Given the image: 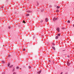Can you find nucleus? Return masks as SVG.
I'll return each mask as SVG.
<instances>
[{"label":"nucleus","instance_id":"obj_23","mask_svg":"<svg viewBox=\"0 0 74 74\" xmlns=\"http://www.w3.org/2000/svg\"><path fill=\"white\" fill-rule=\"evenodd\" d=\"M49 62H51V60H49Z\"/></svg>","mask_w":74,"mask_h":74},{"label":"nucleus","instance_id":"obj_22","mask_svg":"<svg viewBox=\"0 0 74 74\" xmlns=\"http://www.w3.org/2000/svg\"><path fill=\"white\" fill-rule=\"evenodd\" d=\"M8 28L9 29H10V28H11V27H9Z\"/></svg>","mask_w":74,"mask_h":74},{"label":"nucleus","instance_id":"obj_25","mask_svg":"<svg viewBox=\"0 0 74 74\" xmlns=\"http://www.w3.org/2000/svg\"><path fill=\"white\" fill-rule=\"evenodd\" d=\"M67 57H68V58H69V56H67Z\"/></svg>","mask_w":74,"mask_h":74},{"label":"nucleus","instance_id":"obj_2","mask_svg":"<svg viewBox=\"0 0 74 74\" xmlns=\"http://www.w3.org/2000/svg\"><path fill=\"white\" fill-rule=\"evenodd\" d=\"M57 19H58V18H53V21H55V20H57Z\"/></svg>","mask_w":74,"mask_h":74},{"label":"nucleus","instance_id":"obj_16","mask_svg":"<svg viewBox=\"0 0 74 74\" xmlns=\"http://www.w3.org/2000/svg\"><path fill=\"white\" fill-rule=\"evenodd\" d=\"M23 51H25V49H23Z\"/></svg>","mask_w":74,"mask_h":74},{"label":"nucleus","instance_id":"obj_12","mask_svg":"<svg viewBox=\"0 0 74 74\" xmlns=\"http://www.w3.org/2000/svg\"><path fill=\"white\" fill-rule=\"evenodd\" d=\"M68 23H70V20H69L68 22H67Z\"/></svg>","mask_w":74,"mask_h":74},{"label":"nucleus","instance_id":"obj_9","mask_svg":"<svg viewBox=\"0 0 74 74\" xmlns=\"http://www.w3.org/2000/svg\"><path fill=\"white\" fill-rule=\"evenodd\" d=\"M12 67H13V65H12V66H10V68H12Z\"/></svg>","mask_w":74,"mask_h":74},{"label":"nucleus","instance_id":"obj_27","mask_svg":"<svg viewBox=\"0 0 74 74\" xmlns=\"http://www.w3.org/2000/svg\"><path fill=\"white\" fill-rule=\"evenodd\" d=\"M73 27H74V24H73Z\"/></svg>","mask_w":74,"mask_h":74},{"label":"nucleus","instance_id":"obj_11","mask_svg":"<svg viewBox=\"0 0 74 74\" xmlns=\"http://www.w3.org/2000/svg\"><path fill=\"white\" fill-rule=\"evenodd\" d=\"M19 67H18V66H17L16 67V69H19Z\"/></svg>","mask_w":74,"mask_h":74},{"label":"nucleus","instance_id":"obj_13","mask_svg":"<svg viewBox=\"0 0 74 74\" xmlns=\"http://www.w3.org/2000/svg\"><path fill=\"white\" fill-rule=\"evenodd\" d=\"M23 23H25L26 22H25V21L24 20L23 22Z\"/></svg>","mask_w":74,"mask_h":74},{"label":"nucleus","instance_id":"obj_17","mask_svg":"<svg viewBox=\"0 0 74 74\" xmlns=\"http://www.w3.org/2000/svg\"><path fill=\"white\" fill-rule=\"evenodd\" d=\"M4 8V7L3 6L1 7V8Z\"/></svg>","mask_w":74,"mask_h":74},{"label":"nucleus","instance_id":"obj_20","mask_svg":"<svg viewBox=\"0 0 74 74\" xmlns=\"http://www.w3.org/2000/svg\"><path fill=\"white\" fill-rule=\"evenodd\" d=\"M29 69H31V67H30V66H29Z\"/></svg>","mask_w":74,"mask_h":74},{"label":"nucleus","instance_id":"obj_24","mask_svg":"<svg viewBox=\"0 0 74 74\" xmlns=\"http://www.w3.org/2000/svg\"><path fill=\"white\" fill-rule=\"evenodd\" d=\"M13 74H16V73H13Z\"/></svg>","mask_w":74,"mask_h":74},{"label":"nucleus","instance_id":"obj_21","mask_svg":"<svg viewBox=\"0 0 74 74\" xmlns=\"http://www.w3.org/2000/svg\"><path fill=\"white\" fill-rule=\"evenodd\" d=\"M42 21H43L42 20H41V21H40V22H41V23L42 22Z\"/></svg>","mask_w":74,"mask_h":74},{"label":"nucleus","instance_id":"obj_5","mask_svg":"<svg viewBox=\"0 0 74 74\" xmlns=\"http://www.w3.org/2000/svg\"><path fill=\"white\" fill-rule=\"evenodd\" d=\"M67 64L68 66H70V63H69V62H67Z\"/></svg>","mask_w":74,"mask_h":74},{"label":"nucleus","instance_id":"obj_14","mask_svg":"<svg viewBox=\"0 0 74 74\" xmlns=\"http://www.w3.org/2000/svg\"><path fill=\"white\" fill-rule=\"evenodd\" d=\"M59 12V10H57L56 11V12Z\"/></svg>","mask_w":74,"mask_h":74},{"label":"nucleus","instance_id":"obj_18","mask_svg":"<svg viewBox=\"0 0 74 74\" xmlns=\"http://www.w3.org/2000/svg\"><path fill=\"white\" fill-rule=\"evenodd\" d=\"M27 16H29V14H27Z\"/></svg>","mask_w":74,"mask_h":74},{"label":"nucleus","instance_id":"obj_28","mask_svg":"<svg viewBox=\"0 0 74 74\" xmlns=\"http://www.w3.org/2000/svg\"><path fill=\"white\" fill-rule=\"evenodd\" d=\"M54 45H55V44H54Z\"/></svg>","mask_w":74,"mask_h":74},{"label":"nucleus","instance_id":"obj_3","mask_svg":"<svg viewBox=\"0 0 74 74\" xmlns=\"http://www.w3.org/2000/svg\"><path fill=\"white\" fill-rule=\"evenodd\" d=\"M45 21L46 22H48V19H47V18H46L45 19Z\"/></svg>","mask_w":74,"mask_h":74},{"label":"nucleus","instance_id":"obj_19","mask_svg":"<svg viewBox=\"0 0 74 74\" xmlns=\"http://www.w3.org/2000/svg\"><path fill=\"white\" fill-rule=\"evenodd\" d=\"M64 29H65V28H62V29L63 30Z\"/></svg>","mask_w":74,"mask_h":74},{"label":"nucleus","instance_id":"obj_10","mask_svg":"<svg viewBox=\"0 0 74 74\" xmlns=\"http://www.w3.org/2000/svg\"><path fill=\"white\" fill-rule=\"evenodd\" d=\"M56 8H60V7L58 6H57L56 7Z\"/></svg>","mask_w":74,"mask_h":74},{"label":"nucleus","instance_id":"obj_15","mask_svg":"<svg viewBox=\"0 0 74 74\" xmlns=\"http://www.w3.org/2000/svg\"><path fill=\"white\" fill-rule=\"evenodd\" d=\"M58 36H60V34H58Z\"/></svg>","mask_w":74,"mask_h":74},{"label":"nucleus","instance_id":"obj_4","mask_svg":"<svg viewBox=\"0 0 74 74\" xmlns=\"http://www.w3.org/2000/svg\"><path fill=\"white\" fill-rule=\"evenodd\" d=\"M52 48L53 49H54V50H55L56 49H55V47H52Z\"/></svg>","mask_w":74,"mask_h":74},{"label":"nucleus","instance_id":"obj_1","mask_svg":"<svg viewBox=\"0 0 74 74\" xmlns=\"http://www.w3.org/2000/svg\"><path fill=\"white\" fill-rule=\"evenodd\" d=\"M56 30L58 31V32H60V29L59 27L57 28Z\"/></svg>","mask_w":74,"mask_h":74},{"label":"nucleus","instance_id":"obj_8","mask_svg":"<svg viewBox=\"0 0 74 74\" xmlns=\"http://www.w3.org/2000/svg\"><path fill=\"white\" fill-rule=\"evenodd\" d=\"M59 37L58 36H56V39H58V38Z\"/></svg>","mask_w":74,"mask_h":74},{"label":"nucleus","instance_id":"obj_7","mask_svg":"<svg viewBox=\"0 0 74 74\" xmlns=\"http://www.w3.org/2000/svg\"><path fill=\"white\" fill-rule=\"evenodd\" d=\"M10 63H8V66L9 67V66H10Z\"/></svg>","mask_w":74,"mask_h":74},{"label":"nucleus","instance_id":"obj_6","mask_svg":"<svg viewBox=\"0 0 74 74\" xmlns=\"http://www.w3.org/2000/svg\"><path fill=\"white\" fill-rule=\"evenodd\" d=\"M41 70L40 71L38 72V74H40V73H41Z\"/></svg>","mask_w":74,"mask_h":74},{"label":"nucleus","instance_id":"obj_26","mask_svg":"<svg viewBox=\"0 0 74 74\" xmlns=\"http://www.w3.org/2000/svg\"><path fill=\"white\" fill-rule=\"evenodd\" d=\"M63 74V72H62V73H61L60 74Z\"/></svg>","mask_w":74,"mask_h":74}]
</instances>
